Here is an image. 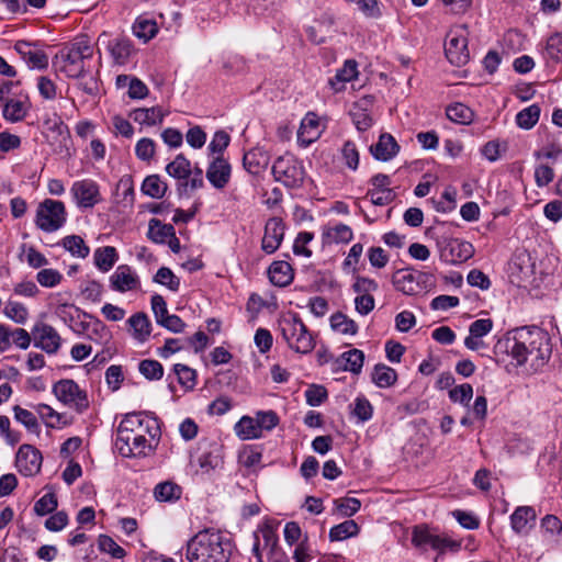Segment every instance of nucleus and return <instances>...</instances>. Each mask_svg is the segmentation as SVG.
I'll list each match as a JSON object with an SVG mask.
<instances>
[{
  "label": "nucleus",
  "instance_id": "1",
  "mask_svg": "<svg viewBox=\"0 0 562 562\" xmlns=\"http://www.w3.org/2000/svg\"><path fill=\"white\" fill-rule=\"evenodd\" d=\"M505 348L512 363L522 367L527 373L541 371L552 353L548 333L536 326L517 328L506 339Z\"/></svg>",
  "mask_w": 562,
  "mask_h": 562
},
{
  "label": "nucleus",
  "instance_id": "2",
  "mask_svg": "<svg viewBox=\"0 0 562 562\" xmlns=\"http://www.w3.org/2000/svg\"><path fill=\"white\" fill-rule=\"evenodd\" d=\"M232 543L221 531L203 529L187 543L189 562H228Z\"/></svg>",
  "mask_w": 562,
  "mask_h": 562
},
{
  "label": "nucleus",
  "instance_id": "3",
  "mask_svg": "<svg viewBox=\"0 0 562 562\" xmlns=\"http://www.w3.org/2000/svg\"><path fill=\"white\" fill-rule=\"evenodd\" d=\"M281 331L288 346L299 353H310L315 348V339L297 314L284 318Z\"/></svg>",
  "mask_w": 562,
  "mask_h": 562
},
{
  "label": "nucleus",
  "instance_id": "4",
  "mask_svg": "<svg viewBox=\"0 0 562 562\" xmlns=\"http://www.w3.org/2000/svg\"><path fill=\"white\" fill-rule=\"evenodd\" d=\"M271 172L277 182L282 183L289 189L302 187L305 178V170L302 161L290 153L279 156L273 161Z\"/></svg>",
  "mask_w": 562,
  "mask_h": 562
},
{
  "label": "nucleus",
  "instance_id": "5",
  "mask_svg": "<svg viewBox=\"0 0 562 562\" xmlns=\"http://www.w3.org/2000/svg\"><path fill=\"white\" fill-rule=\"evenodd\" d=\"M147 432L150 441L158 443L161 431L159 420L151 414L128 413L121 420L116 432Z\"/></svg>",
  "mask_w": 562,
  "mask_h": 562
},
{
  "label": "nucleus",
  "instance_id": "6",
  "mask_svg": "<svg viewBox=\"0 0 562 562\" xmlns=\"http://www.w3.org/2000/svg\"><path fill=\"white\" fill-rule=\"evenodd\" d=\"M52 392L59 402L77 413H83L89 407L87 392L71 379L59 380L53 385Z\"/></svg>",
  "mask_w": 562,
  "mask_h": 562
},
{
  "label": "nucleus",
  "instance_id": "7",
  "mask_svg": "<svg viewBox=\"0 0 562 562\" xmlns=\"http://www.w3.org/2000/svg\"><path fill=\"white\" fill-rule=\"evenodd\" d=\"M66 222L65 205L60 201L46 199L40 203L36 211L35 224L46 233L59 229Z\"/></svg>",
  "mask_w": 562,
  "mask_h": 562
},
{
  "label": "nucleus",
  "instance_id": "8",
  "mask_svg": "<svg viewBox=\"0 0 562 562\" xmlns=\"http://www.w3.org/2000/svg\"><path fill=\"white\" fill-rule=\"evenodd\" d=\"M146 436L147 432H116L115 447L123 457H145L157 446Z\"/></svg>",
  "mask_w": 562,
  "mask_h": 562
},
{
  "label": "nucleus",
  "instance_id": "9",
  "mask_svg": "<svg viewBox=\"0 0 562 562\" xmlns=\"http://www.w3.org/2000/svg\"><path fill=\"white\" fill-rule=\"evenodd\" d=\"M445 54L450 64L457 67L464 66L469 61L470 53L468 49L467 29L464 26H459L448 33Z\"/></svg>",
  "mask_w": 562,
  "mask_h": 562
},
{
  "label": "nucleus",
  "instance_id": "10",
  "mask_svg": "<svg viewBox=\"0 0 562 562\" xmlns=\"http://www.w3.org/2000/svg\"><path fill=\"white\" fill-rule=\"evenodd\" d=\"M440 259L449 265L462 263L474 255L471 243L460 238H442L438 241Z\"/></svg>",
  "mask_w": 562,
  "mask_h": 562
},
{
  "label": "nucleus",
  "instance_id": "11",
  "mask_svg": "<svg viewBox=\"0 0 562 562\" xmlns=\"http://www.w3.org/2000/svg\"><path fill=\"white\" fill-rule=\"evenodd\" d=\"M412 542L415 547L429 546L431 549L443 553L447 550H458L460 543L448 537L432 533L426 526H416L413 530Z\"/></svg>",
  "mask_w": 562,
  "mask_h": 562
},
{
  "label": "nucleus",
  "instance_id": "12",
  "mask_svg": "<svg viewBox=\"0 0 562 562\" xmlns=\"http://www.w3.org/2000/svg\"><path fill=\"white\" fill-rule=\"evenodd\" d=\"M430 280V274L411 269H402L394 273L392 282L397 291L406 295H414L423 290L422 283H426Z\"/></svg>",
  "mask_w": 562,
  "mask_h": 562
},
{
  "label": "nucleus",
  "instance_id": "13",
  "mask_svg": "<svg viewBox=\"0 0 562 562\" xmlns=\"http://www.w3.org/2000/svg\"><path fill=\"white\" fill-rule=\"evenodd\" d=\"M34 346L48 355H55L61 346V337L58 331L46 323H36L32 328Z\"/></svg>",
  "mask_w": 562,
  "mask_h": 562
},
{
  "label": "nucleus",
  "instance_id": "14",
  "mask_svg": "<svg viewBox=\"0 0 562 562\" xmlns=\"http://www.w3.org/2000/svg\"><path fill=\"white\" fill-rule=\"evenodd\" d=\"M43 457L40 450L31 445H22L15 458L18 471L24 476H32L40 472Z\"/></svg>",
  "mask_w": 562,
  "mask_h": 562
},
{
  "label": "nucleus",
  "instance_id": "15",
  "mask_svg": "<svg viewBox=\"0 0 562 562\" xmlns=\"http://www.w3.org/2000/svg\"><path fill=\"white\" fill-rule=\"evenodd\" d=\"M70 192L79 207L91 209L101 200L99 186L91 179L74 182Z\"/></svg>",
  "mask_w": 562,
  "mask_h": 562
},
{
  "label": "nucleus",
  "instance_id": "16",
  "mask_svg": "<svg viewBox=\"0 0 562 562\" xmlns=\"http://www.w3.org/2000/svg\"><path fill=\"white\" fill-rule=\"evenodd\" d=\"M284 237V224L280 217L268 220L261 240V249L271 255L278 250Z\"/></svg>",
  "mask_w": 562,
  "mask_h": 562
},
{
  "label": "nucleus",
  "instance_id": "17",
  "mask_svg": "<svg viewBox=\"0 0 562 562\" xmlns=\"http://www.w3.org/2000/svg\"><path fill=\"white\" fill-rule=\"evenodd\" d=\"M232 166L222 155L215 157L206 169V179L218 190L224 189L231 180Z\"/></svg>",
  "mask_w": 562,
  "mask_h": 562
},
{
  "label": "nucleus",
  "instance_id": "18",
  "mask_svg": "<svg viewBox=\"0 0 562 562\" xmlns=\"http://www.w3.org/2000/svg\"><path fill=\"white\" fill-rule=\"evenodd\" d=\"M14 49L31 68L44 69L48 66V56L34 43L18 41Z\"/></svg>",
  "mask_w": 562,
  "mask_h": 562
},
{
  "label": "nucleus",
  "instance_id": "19",
  "mask_svg": "<svg viewBox=\"0 0 562 562\" xmlns=\"http://www.w3.org/2000/svg\"><path fill=\"white\" fill-rule=\"evenodd\" d=\"M509 519L516 535L527 536L536 525L537 514L531 506H518Z\"/></svg>",
  "mask_w": 562,
  "mask_h": 562
},
{
  "label": "nucleus",
  "instance_id": "20",
  "mask_svg": "<svg viewBox=\"0 0 562 562\" xmlns=\"http://www.w3.org/2000/svg\"><path fill=\"white\" fill-rule=\"evenodd\" d=\"M139 285V279L133 269L127 265L119 266L110 276V286L116 292H127Z\"/></svg>",
  "mask_w": 562,
  "mask_h": 562
},
{
  "label": "nucleus",
  "instance_id": "21",
  "mask_svg": "<svg viewBox=\"0 0 562 562\" xmlns=\"http://www.w3.org/2000/svg\"><path fill=\"white\" fill-rule=\"evenodd\" d=\"M30 109L31 102L29 95L20 94L18 99L10 98L5 100L2 109V115L5 121L16 123L25 119Z\"/></svg>",
  "mask_w": 562,
  "mask_h": 562
},
{
  "label": "nucleus",
  "instance_id": "22",
  "mask_svg": "<svg viewBox=\"0 0 562 562\" xmlns=\"http://www.w3.org/2000/svg\"><path fill=\"white\" fill-rule=\"evenodd\" d=\"M270 155L261 147H256L245 153L243 166L247 172L257 176L260 175L269 165Z\"/></svg>",
  "mask_w": 562,
  "mask_h": 562
},
{
  "label": "nucleus",
  "instance_id": "23",
  "mask_svg": "<svg viewBox=\"0 0 562 562\" xmlns=\"http://www.w3.org/2000/svg\"><path fill=\"white\" fill-rule=\"evenodd\" d=\"M398 150L400 145L397 144L395 138L389 133L381 134L378 143L370 147L372 156L376 160L381 161L391 160L393 157L396 156Z\"/></svg>",
  "mask_w": 562,
  "mask_h": 562
},
{
  "label": "nucleus",
  "instance_id": "24",
  "mask_svg": "<svg viewBox=\"0 0 562 562\" xmlns=\"http://www.w3.org/2000/svg\"><path fill=\"white\" fill-rule=\"evenodd\" d=\"M44 125L52 144L57 143L59 146H63L69 140V128L58 114H53L52 117L46 119Z\"/></svg>",
  "mask_w": 562,
  "mask_h": 562
},
{
  "label": "nucleus",
  "instance_id": "25",
  "mask_svg": "<svg viewBox=\"0 0 562 562\" xmlns=\"http://www.w3.org/2000/svg\"><path fill=\"white\" fill-rule=\"evenodd\" d=\"M358 77V64L353 59H347L344 66L338 69L334 77L328 80V85L335 92L345 89V85Z\"/></svg>",
  "mask_w": 562,
  "mask_h": 562
},
{
  "label": "nucleus",
  "instance_id": "26",
  "mask_svg": "<svg viewBox=\"0 0 562 562\" xmlns=\"http://www.w3.org/2000/svg\"><path fill=\"white\" fill-rule=\"evenodd\" d=\"M268 276L270 282L280 288L289 285L294 278L293 269L286 261L272 262L268 269Z\"/></svg>",
  "mask_w": 562,
  "mask_h": 562
},
{
  "label": "nucleus",
  "instance_id": "27",
  "mask_svg": "<svg viewBox=\"0 0 562 562\" xmlns=\"http://www.w3.org/2000/svg\"><path fill=\"white\" fill-rule=\"evenodd\" d=\"M166 115L167 113L160 106L138 108L131 113L134 122L146 126L161 124Z\"/></svg>",
  "mask_w": 562,
  "mask_h": 562
},
{
  "label": "nucleus",
  "instance_id": "28",
  "mask_svg": "<svg viewBox=\"0 0 562 562\" xmlns=\"http://www.w3.org/2000/svg\"><path fill=\"white\" fill-rule=\"evenodd\" d=\"M127 324L131 327L134 339L142 344L148 340L151 333V323L145 313L133 314L127 319Z\"/></svg>",
  "mask_w": 562,
  "mask_h": 562
},
{
  "label": "nucleus",
  "instance_id": "29",
  "mask_svg": "<svg viewBox=\"0 0 562 562\" xmlns=\"http://www.w3.org/2000/svg\"><path fill=\"white\" fill-rule=\"evenodd\" d=\"M108 50L117 65H124L133 53V45L127 37H117L108 43Z\"/></svg>",
  "mask_w": 562,
  "mask_h": 562
},
{
  "label": "nucleus",
  "instance_id": "30",
  "mask_svg": "<svg viewBox=\"0 0 562 562\" xmlns=\"http://www.w3.org/2000/svg\"><path fill=\"white\" fill-rule=\"evenodd\" d=\"M165 170L170 177L177 180H183L184 182L188 181L192 172L191 162L183 154H178L176 158L166 166Z\"/></svg>",
  "mask_w": 562,
  "mask_h": 562
},
{
  "label": "nucleus",
  "instance_id": "31",
  "mask_svg": "<svg viewBox=\"0 0 562 562\" xmlns=\"http://www.w3.org/2000/svg\"><path fill=\"white\" fill-rule=\"evenodd\" d=\"M94 265L101 272L110 271L119 259L117 251L112 246L99 247L93 254Z\"/></svg>",
  "mask_w": 562,
  "mask_h": 562
},
{
  "label": "nucleus",
  "instance_id": "32",
  "mask_svg": "<svg viewBox=\"0 0 562 562\" xmlns=\"http://www.w3.org/2000/svg\"><path fill=\"white\" fill-rule=\"evenodd\" d=\"M175 233L171 224H164L158 218H151L148 223V238L156 244H165Z\"/></svg>",
  "mask_w": 562,
  "mask_h": 562
},
{
  "label": "nucleus",
  "instance_id": "33",
  "mask_svg": "<svg viewBox=\"0 0 562 562\" xmlns=\"http://www.w3.org/2000/svg\"><path fill=\"white\" fill-rule=\"evenodd\" d=\"M181 495V486L172 481L160 482L154 488V497L158 502H177Z\"/></svg>",
  "mask_w": 562,
  "mask_h": 562
},
{
  "label": "nucleus",
  "instance_id": "34",
  "mask_svg": "<svg viewBox=\"0 0 562 562\" xmlns=\"http://www.w3.org/2000/svg\"><path fill=\"white\" fill-rule=\"evenodd\" d=\"M235 434L241 440L262 437L255 417L243 416L234 426Z\"/></svg>",
  "mask_w": 562,
  "mask_h": 562
},
{
  "label": "nucleus",
  "instance_id": "35",
  "mask_svg": "<svg viewBox=\"0 0 562 562\" xmlns=\"http://www.w3.org/2000/svg\"><path fill=\"white\" fill-rule=\"evenodd\" d=\"M198 464L203 473H209L223 464L222 450L218 446H213L209 451H204L198 458Z\"/></svg>",
  "mask_w": 562,
  "mask_h": 562
},
{
  "label": "nucleus",
  "instance_id": "36",
  "mask_svg": "<svg viewBox=\"0 0 562 562\" xmlns=\"http://www.w3.org/2000/svg\"><path fill=\"white\" fill-rule=\"evenodd\" d=\"M359 531L360 528L358 524L355 520L349 519L331 527L328 536L330 541H342L357 536Z\"/></svg>",
  "mask_w": 562,
  "mask_h": 562
},
{
  "label": "nucleus",
  "instance_id": "37",
  "mask_svg": "<svg viewBox=\"0 0 562 562\" xmlns=\"http://www.w3.org/2000/svg\"><path fill=\"white\" fill-rule=\"evenodd\" d=\"M371 376L374 384L382 389L392 386L397 380L396 371L385 364H376Z\"/></svg>",
  "mask_w": 562,
  "mask_h": 562
},
{
  "label": "nucleus",
  "instance_id": "38",
  "mask_svg": "<svg viewBox=\"0 0 562 562\" xmlns=\"http://www.w3.org/2000/svg\"><path fill=\"white\" fill-rule=\"evenodd\" d=\"M61 71L69 78H78L85 72V61L79 58V55L69 49L63 56Z\"/></svg>",
  "mask_w": 562,
  "mask_h": 562
},
{
  "label": "nucleus",
  "instance_id": "39",
  "mask_svg": "<svg viewBox=\"0 0 562 562\" xmlns=\"http://www.w3.org/2000/svg\"><path fill=\"white\" fill-rule=\"evenodd\" d=\"M364 103L367 104V101L362 100L356 103L350 110V116L352 119V122L356 128L360 132L368 131L373 124L371 115L363 106Z\"/></svg>",
  "mask_w": 562,
  "mask_h": 562
},
{
  "label": "nucleus",
  "instance_id": "40",
  "mask_svg": "<svg viewBox=\"0 0 562 562\" xmlns=\"http://www.w3.org/2000/svg\"><path fill=\"white\" fill-rule=\"evenodd\" d=\"M167 189V183L164 180H161V178L158 175H150L146 177L142 184L143 193L153 199L162 198Z\"/></svg>",
  "mask_w": 562,
  "mask_h": 562
},
{
  "label": "nucleus",
  "instance_id": "41",
  "mask_svg": "<svg viewBox=\"0 0 562 562\" xmlns=\"http://www.w3.org/2000/svg\"><path fill=\"white\" fill-rule=\"evenodd\" d=\"M324 237L328 243L347 244L353 237V232L350 226L339 223L324 232Z\"/></svg>",
  "mask_w": 562,
  "mask_h": 562
},
{
  "label": "nucleus",
  "instance_id": "42",
  "mask_svg": "<svg viewBox=\"0 0 562 562\" xmlns=\"http://www.w3.org/2000/svg\"><path fill=\"white\" fill-rule=\"evenodd\" d=\"M61 246L74 257L86 258L90 252V248L86 245L82 237L78 235H69L61 239Z\"/></svg>",
  "mask_w": 562,
  "mask_h": 562
},
{
  "label": "nucleus",
  "instance_id": "43",
  "mask_svg": "<svg viewBox=\"0 0 562 562\" xmlns=\"http://www.w3.org/2000/svg\"><path fill=\"white\" fill-rule=\"evenodd\" d=\"M447 117L458 124H470L473 121V111L463 103H454L447 108Z\"/></svg>",
  "mask_w": 562,
  "mask_h": 562
},
{
  "label": "nucleus",
  "instance_id": "44",
  "mask_svg": "<svg viewBox=\"0 0 562 562\" xmlns=\"http://www.w3.org/2000/svg\"><path fill=\"white\" fill-rule=\"evenodd\" d=\"M543 55L554 63L562 61V32H555L547 38Z\"/></svg>",
  "mask_w": 562,
  "mask_h": 562
},
{
  "label": "nucleus",
  "instance_id": "45",
  "mask_svg": "<svg viewBox=\"0 0 562 562\" xmlns=\"http://www.w3.org/2000/svg\"><path fill=\"white\" fill-rule=\"evenodd\" d=\"M3 314L19 325L25 324L29 318L26 306L11 299L5 302Z\"/></svg>",
  "mask_w": 562,
  "mask_h": 562
},
{
  "label": "nucleus",
  "instance_id": "46",
  "mask_svg": "<svg viewBox=\"0 0 562 562\" xmlns=\"http://www.w3.org/2000/svg\"><path fill=\"white\" fill-rule=\"evenodd\" d=\"M318 120L317 116L313 113H308L301 123V127L299 131V138L303 142L311 143L314 140L319 132H318Z\"/></svg>",
  "mask_w": 562,
  "mask_h": 562
},
{
  "label": "nucleus",
  "instance_id": "47",
  "mask_svg": "<svg viewBox=\"0 0 562 562\" xmlns=\"http://www.w3.org/2000/svg\"><path fill=\"white\" fill-rule=\"evenodd\" d=\"M35 412L43 423L49 428H60L65 425V423L61 422L63 415L47 404H37L35 406Z\"/></svg>",
  "mask_w": 562,
  "mask_h": 562
},
{
  "label": "nucleus",
  "instance_id": "48",
  "mask_svg": "<svg viewBox=\"0 0 562 562\" xmlns=\"http://www.w3.org/2000/svg\"><path fill=\"white\" fill-rule=\"evenodd\" d=\"M330 326L334 330L344 335H356L358 331L356 322L342 313L331 315Z\"/></svg>",
  "mask_w": 562,
  "mask_h": 562
},
{
  "label": "nucleus",
  "instance_id": "49",
  "mask_svg": "<svg viewBox=\"0 0 562 562\" xmlns=\"http://www.w3.org/2000/svg\"><path fill=\"white\" fill-rule=\"evenodd\" d=\"M540 116V108L537 104H531L528 108L521 110L516 115V123L519 127L530 130L533 127Z\"/></svg>",
  "mask_w": 562,
  "mask_h": 562
},
{
  "label": "nucleus",
  "instance_id": "50",
  "mask_svg": "<svg viewBox=\"0 0 562 562\" xmlns=\"http://www.w3.org/2000/svg\"><path fill=\"white\" fill-rule=\"evenodd\" d=\"M86 337L95 342L104 344L111 339V331L99 318L90 317V328Z\"/></svg>",
  "mask_w": 562,
  "mask_h": 562
},
{
  "label": "nucleus",
  "instance_id": "51",
  "mask_svg": "<svg viewBox=\"0 0 562 562\" xmlns=\"http://www.w3.org/2000/svg\"><path fill=\"white\" fill-rule=\"evenodd\" d=\"M133 33L136 37L147 42L156 35L157 24L153 20L138 19L133 25Z\"/></svg>",
  "mask_w": 562,
  "mask_h": 562
},
{
  "label": "nucleus",
  "instance_id": "52",
  "mask_svg": "<svg viewBox=\"0 0 562 562\" xmlns=\"http://www.w3.org/2000/svg\"><path fill=\"white\" fill-rule=\"evenodd\" d=\"M334 506L341 517H351L360 509L361 502L355 497H342L334 499Z\"/></svg>",
  "mask_w": 562,
  "mask_h": 562
},
{
  "label": "nucleus",
  "instance_id": "53",
  "mask_svg": "<svg viewBox=\"0 0 562 562\" xmlns=\"http://www.w3.org/2000/svg\"><path fill=\"white\" fill-rule=\"evenodd\" d=\"M352 415L358 418L359 422L366 423L373 416V406L370 401L364 396H357L353 401Z\"/></svg>",
  "mask_w": 562,
  "mask_h": 562
},
{
  "label": "nucleus",
  "instance_id": "54",
  "mask_svg": "<svg viewBox=\"0 0 562 562\" xmlns=\"http://www.w3.org/2000/svg\"><path fill=\"white\" fill-rule=\"evenodd\" d=\"M154 282L167 286L172 292H178L180 288V279L167 267L158 269Z\"/></svg>",
  "mask_w": 562,
  "mask_h": 562
},
{
  "label": "nucleus",
  "instance_id": "55",
  "mask_svg": "<svg viewBox=\"0 0 562 562\" xmlns=\"http://www.w3.org/2000/svg\"><path fill=\"white\" fill-rule=\"evenodd\" d=\"M98 547L101 552L115 559H123L126 555V551L106 535L99 536Z\"/></svg>",
  "mask_w": 562,
  "mask_h": 562
},
{
  "label": "nucleus",
  "instance_id": "56",
  "mask_svg": "<svg viewBox=\"0 0 562 562\" xmlns=\"http://www.w3.org/2000/svg\"><path fill=\"white\" fill-rule=\"evenodd\" d=\"M138 370L147 380H160L164 375L161 363L153 359L142 360Z\"/></svg>",
  "mask_w": 562,
  "mask_h": 562
},
{
  "label": "nucleus",
  "instance_id": "57",
  "mask_svg": "<svg viewBox=\"0 0 562 562\" xmlns=\"http://www.w3.org/2000/svg\"><path fill=\"white\" fill-rule=\"evenodd\" d=\"M341 359L345 361V370L352 373H359L362 369L364 355L359 349H351L341 355Z\"/></svg>",
  "mask_w": 562,
  "mask_h": 562
},
{
  "label": "nucleus",
  "instance_id": "58",
  "mask_svg": "<svg viewBox=\"0 0 562 562\" xmlns=\"http://www.w3.org/2000/svg\"><path fill=\"white\" fill-rule=\"evenodd\" d=\"M173 371L178 376V382L186 389L192 390L195 386L196 372L190 367L177 363Z\"/></svg>",
  "mask_w": 562,
  "mask_h": 562
},
{
  "label": "nucleus",
  "instance_id": "59",
  "mask_svg": "<svg viewBox=\"0 0 562 562\" xmlns=\"http://www.w3.org/2000/svg\"><path fill=\"white\" fill-rule=\"evenodd\" d=\"M156 154V143L149 137L140 138L135 145V155L142 161H149Z\"/></svg>",
  "mask_w": 562,
  "mask_h": 562
},
{
  "label": "nucleus",
  "instance_id": "60",
  "mask_svg": "<svg viewBox=\"0 0 562 562\" xmlns=\"http://www.w3.org/2000/svg\"><path fill=\"white\" fill-rule=\"evenodd\" d=\"M57 497L54 493L43 495L34 504V513L38 516H45L53 513L57 508Z\"/></svg>",
  "mask_w": 562,
  "mask_h": 562
},
{
  "label": "nucleus",
  "instance_id": "61",
  "mask_svg": "<svg viewBox=\"0 0 562 562\" xmlns=\"http://www.w3.org/2000/svg\"><path fill=\"white\" fill-rule=\"evenodd\" d=\"M307 560H310V554L303 546H299L294 550L292 560L281 550H273L270 557V562H306Z\"/></svg>",
  "mask_w": 562,
  "mask_h": 562
},
{
  "label": "nucleus",
  "instance_id": "62",
  "mask_svg": "<svg viewBox=\"0 0 562 562\" xmlns=\"http://www.w3.org/2000/svg\"><path fill=\"white\" fill-rule=\"evenodd\" d=\"M63 280V274L56 269H42L36 274V281L44 288H54Z\"/></svg>",
  "mask_w": 562,
  "mask_h": 562
},
{
  "label": "nucleus",
  "instance_id": "63",
  "mask_svg": "<svg viewBox=\"0 0 562 562\" xmlns=\"http://www.w3.org/2000/svg\"><path fill=\"white\" fill-rule=\"evenodd\" d=\"M13 413L14 418L23 426H25L30 431H35L38 429V422L36 415L33 412L16 405L13 407Z\"/></svg>",
  "mask_w": 562,
  "mask_h": 562
},
{
  "label": "nucleus",
  "instance_id": "64",
  "mask_svg": "<svg viewBox=\"0 0 562 562\" xmlns=\"http://www.w3.org/2000/svg\"><path fill=\"white\" fill-rule=\"evenodd\" d=\"M262 459L261 451L247 447L239 453V463L246 469H256Z\"/></svg>",
  "mask_w": 562,
  "mask_h": 562
}]
</instances>
